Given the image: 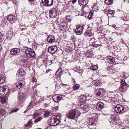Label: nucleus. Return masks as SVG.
<instances>
[{
  "mask_svg": "<svg viewBox=\"0 0 129 129\" xmlns=\"http://www.w3.org/2000/svg\"><path fill=\"white\" fill-rule=\"evenodd\" d=\"M119 119L118 116L116 114H113L110 120L111 122L113 124H115L118 122Z\"/></svg>",
  "mask_w": 129,
  "mask_h": 129,
  "instance_id": "1a4fd4ad",
  "label": "nucleus"
},
{
  "mask_svg": "<svg viewBox=\"0 0 129 129\" xmlns=\"http://www.w3.org/2000/svg\"><path fill=\"white\" fill-rule=\"evenodd\" d=\"M92 45L93 47L95 48H97L99 47L100 46H101L102 45L101 44H95L94 43H93L92 44Z\"/></svg>",
  "mask_w": 129,
  "mask_h": 129,
  "instance_id": "473e14b6",
  "label": "nucleus"
},
{
  "mask_svg": "<svg viewBox=\"0 0 129 129\" xmlns=\"http://www.w3.org/2000/svg\"><path fill=\"white\" fill-rule=\"evenodd\" d=\"M2 123H0V129H1L2 128Z\"/></svg>",
  "mask_w": 129,
  "mask_h": 129,
  "instance_id": "4d7b16f0",
  "label": "nucleus"
},
{
  "mask_svg": "<svg viewBox=\"0 0 129 129\" xmlns=\"http://www.w3.org/2000/svg\"><path fill=\"white\" fill-rule=\"evenodd\" d=\"M32 81L33 83H34L36 81V80L34 78V77H32Z\"/></svg>",
  "mask_w": 129,
  "mask_h": 129,
  "instance_id": "09e8293b",
  "label": "nucleus"
},
{
  "mask_svg": "<svg viewBox=\"0 0 129 129\" xmlns=\"http://www.w3.org/2000/svg\"><path fill=\"white\" fill-rule=\"evenodd\" d=\"M16 86L18 88H19L23 86L24 85L22 83H16Z\"/></svg>",
  "mask_w": 129,
  "mask_h": 129,
  "instance_id": "c85d7f7f",
  "label": "nucleus"
},
{
  "mask_svg": "<svg viewBox=\"0 0 129 129\" xmlns=\"http://www.w3.org/2000/svg\"><path fill=\"white\" fill-rule=\"evenodd\" d=\"M31 103H30L28 105V107L30 106L31 105Z\"/></svg>",
  "mask_w": 129,
  "mask_h": 129,
  "instance_id": "052dcab7",
  "label": "nucleus"
},
{
  "mask_svg": "<svg viewBox=\"0 0 129 129\" xmlns=\"http://www.w3.org/2000/svg\"><path fill=\"white\" fill-rule=\"evenodd\" d=\"M93 34L90 33L88 36L89 37H93Z\"/></svg>",
  "mask_w": 129,
  "mask_h": 129,
  "instance_id": "8fccbe9b",
  "label": "nucleus"
},
{
  "mask_svg": "<svg viewBox=\"0 0 129 129\" xmlns=\"http://www.w3.org/2000/svg\"><path fill=\"white\" fill-rule=\"evenodd\" d=\"M79 4L81 6L86 5L88 3V0H78Z\"/></svg>",
  "mask_w": 129,
  "mask_h": 129,
  "instance_id": "4be33fe9",
  "label": "nucleus"
},
{
  "mask_svg": "<svg viewBox=\"0 0 129 129\" xmlns=\"http://www.w3.org/2000/svg\"><path fill=\"white\" fill-rule=\"evenodd\" d=\"M105 2L107 5H108L113 3V0H105Z\"/></svg>",
  "mask_w": 129,
  "mask_h": 129,
  "instance_id": "bb28decb",
  "label": "nucleus"
},
{
  "mask_svg": "<svg viewBox=\"0 0 129 129\" xmlns=\"http://www.w3.org/2000/svg\"><path fill=\"white\" fill-rule=\"evenodd\" d=\"M20 51V49L18 48H15L11 50L10 52L11 54L12 55H15L19 53Z\"/></svg>",
  "mask_w": 129,
  "mask_h": 129,
  "instance_id": "6ab92c4d",
  "label": "nucleus"
},
{
  "mask_svg": "<svg viewBox=\"0 0 129 129\" xmlns=\"http://www.w3.org/2000/svg\"><path fill=\"white\" fill-rule=\"evenodd\" d=\"M5 78L2 74H0V83H2L5 81Z\"/></svg>",
  "mask_w": 129,
  "mask_h": 129,
  "instance_id": "a878e982",
  "label": "nucleus"
},
{
  "mask_svg": "<svg viewBox=\"0 0 129 129\" xmlns=\"http://www.w3.org/2000/svg\"><path fill=\"white\" fill-rule=\"evenodd\" d=\"M77 1V0H73L72 1V3H73L74 4Z\"/></svg>",
  "mask_w": 129,
  "mask_h": 129,
  "instance_id": "864d4df0",
  "label": "nucleus"
},
{
  "mask_svg": "<svg viewBox=\"0 0 129 129\" xmlns=\"http://www.w3.org/2000/svg\"><path fill=\"white\" fill-rule=\"evenodd\" d=\"M7 19L10 21V22L12 23L15 21L17 19L16 17L14 15H9L8 16Z\"/></svg>",
  "mask_w": 129,
  "mask_h": 129,
  "instance_id": "4468645a",
  "label": "nucleus"
},
{
  "mask_svg": "<svg viewBox=\"0 0 129 129\" xmlns=\"http://www.w3.org/2000/svg\"><path fill=\"white\" fill-rule=\"evenodd\" d=\"M90 32V31H86L85 33V36H88L91 33Z\"/></svg>",
  "mask_w": 129,
  "mask_h": 129,
  "instance_id": "49530a36",
  "label": "nucleus"
},
{
  "mask_svg": "<svg viewBox=\"0 0 129 129\" xmlns=\"http://www.w3.org/2000/svg\"><path fill=\"white\" fill-rule=\"evenodd\" d=\"M57 50V47L55 46H51L48 49V52L52 54L54 53Z\"/></svg>",
  "mask_w": 129,
  "mask_h": 129,
  "instance_id": "ddd939ff",
  "label": "nucleus"
},
{
  "mask_svg": "<svg viewBox=\"0 0 129 129\" xmlns=\"http://www.w3.org/2000/svg\"><path fill=\"white\" fill-rule=\"evenodd\" d=\"M90 99L89 98L87 99V97L85 95H81L79 97V101L81 102H84Z\"/></svg>",
  "mask_w": 129,
  "mask_h": 129,
  "instance_id": "2eb2a0df",
  "label": "nucleus"
},
{
  "mask_svg": "<svg viewBox=\"0 0 129 129\" xmlns=\"http://www.w3.org/2000/svg\"><path fill=\"white\" fill-rule=\"evenodd\" d=\"M73 79L74 80V83L75 84L76 83V81H75V79Z\"/></svg>",
  "mask_w": 129,
  "mask_h": 129,
  "instance_id": "bf43d9fd",
  "label": "nucleus"
},
{
  "mask_svg": "<svg viewBox=\"0 0 129 129\" xmlns=\"http://www.w3.org/2000/svg\"><path fill=\"white\" fill-rule=\"evenodd\" d=\"M29 1H30L31 2L33 1L34 0H29Z\"/></svg>",
  "mask_w": 129,
  "mask_h": 129,
  "instance_id": "0e129e2a",
  "label": "nucleus"
},
{
  "mask_svg": "<svg viewBox=\"0 0 129 129\" xmlns=\"http://www.w3.org/2000/svg\"><path fill=\"white\" fill-rule=\"evenodd\" d=\"M2 49V47L1 45L0 44V51Z\"/></svg>",
  "mask_w": 129,
  "mask_h": 129,
  "instance_id": "e2e57ef3",
  "label": "nucleus"
},
{
  "mask_svg": "<svg viewBox=\"0 0 129 129\" xmlns=\"http://www.w3.org/2000/svg\"><path fill=\"white\" fill-rule=\"evenodd\" d=\"M78 108L80 109H81V111L83 110V113H85L89 110L88 106V105H81L78 106Z\"/></svg>",
  "mask_w": 129,
  "mask_h": 129,
  "instance_id": "6e6552de",
  "label": "nucleus"
},
{
  "mask_svg": "<svg viewBox=\"0 0 129 129\" xmlns=\"http://www.w3.org/2000/svg\"><path fill=\"white\" fill-rule=\"evenodd\" d=\"M66 19L68 21L71 20V18L70 16H67L66 17Z\"/></svg>",
  "mask_w": 129,
  "mask_h": 129,
  "instance_id": "a19ab883",
  "label": "nucleus"
},
{
  "mask_svg": "<svg viewBox=\"0 0 129 129\" xmlns=\"http://www.w3.org/2000/svg\"><path fill=\"white\" fill-rule=\"evenodd\" d=\"M125 18H126L125 17L124 18H123V19L122 18V19L124 21H125L124 23L125 24L127 25L129 24V20L128 19H125Z\"/></svg>",
  "mask_w": 129,
  "mask_h": 129,
  "instance_id": "c9c22d12",
  "label": "nucleus"
},
{
  "mask_svg": "<svg viewBox=\"0 0 129 129\" xmlns=\"http://www.w3.org/2000/svg\"><path fill=\"white\" fill-rule=\"evenodd\" d=\"M18 97V103L19 104L22 103L24 101L25 99V94L21 92L19 93Z\"/></svg>",
  "mask_w": 129,
  "mask_h": 129,
  "instance_id": "0eeeda50",
  "label": "nucleus"
},
{
  "mask_svg": "<svg viewBox=\"0 0 129 129\" xmlns=\"http://www.w3.org/2000/svg\"><path fill=\"white\" fill-rule=\"evenodd\" d=\"M92 83L95 86H98L99 84L100 81L99 80H97L93 81H92Z\"/></svg>",
  "mask_w": 129,
  "mask_h": 129,
  "instance_id": "cd10ccee",
  "label": "nucleus"
},
{
  "mask_svg": "<svg viewBox=\"0 0 129 129\" xmlns=\"http://www.w3.org/2000/svg\"><path fill=\"white\" fill-rule=\"evenodd\" d=\"M77 110L73 109L69 111V113L67 114V116L68 118L74 120L75 122L76 121V120L74 118L76 115Z\"/></svg>",
  "mask_w": 129,
  "mask_h": 129,
  "instance_id": "423d86ee",
  "label": "nucleus"
},
{
  "mask_svg": "<svg viewBox=\"0 0 129 129\" xmlns=\"http://www.w3.org/2000/svg\"><path fill=\"white\" fill-rule=\"evenodd\" d=\"M66 28V26L64 25H61L60 27V29L61 30H63V29Z\"/></svg>",
  "mask_w": 129,
  "mask_h": 129,
  "instance_id": "ea45409f",
  "label": "nucleus"
},
{
  "mask_svg": "<svg viewBox=\"0 0 129 129\" xmlns=\"http://www.w3.org/2000/svg\"><path fill=\"white\" fill-rule=\"evenodd\" d=\"M116 99L115 97H111V100H110L111 102H114L116 101Z\"/></svg>",
  "mask_w": 129,
  "mask_h": 129,
  "instance_id": "c03bdc74",
  "label": "nucleus"
},
{
  "mask_svg": "<svg viewBox=\"0 0 129 129\" xmlns=\"http://www.w3.org/2000/svg\"><path fill=\"white\" fill-rule=\"evenodd\" d=\"M6 100V97L5 96L4 97H0V102L2 103H5Z\"/></svg>",
  "mask_w": 129,
  "mask_h": 129,
  "instance_id": "393cba45",
  "label": "nucleus"
},
{
  "mask_svg": "<svg viewBox=\"0 0 129 129\" xmlns=\"http://www.w3.org/2000/svg\"><path fill=\"white\" fill-rule=\"evenodd\" d=\"M19 110V109H14L12 110L11 112V113H12L14 112H16L18 111Z\"/></svg>",
  "mask_w": 129,
  "mask_h": 129,
  "instance_id": "a18cd8bd",
  "label": "nucleus"
},
{
  "mask_svg": "<svg viewBox=\"0 0 129 129\" xmlns=\"http://www.w3.org/2000/svg\"><path fill=\"white\" fill-rule=\"evenodd\" d=\"M3 35L0 32V42H1L2 41V40L3 38Z\"/></svg>",
  "mask_w": 129,
  "mask_h": 129,
  "instance_id": "37998d69",
  "label": "nucleus"
},
{
  "mask_svg": "<svg viewBox=\"0 0 129 129\" xmlns=\"http://www.w3.org/2000/svg\"><path fill=\"white\" fill-rule=\"evenodd\" d=\"M10 90H9V88L7 86L5 85L0 87V94L4 95L9 94L11 92Z\"/></svg>",
  "mask_w": 129,
  "mask_h": 129,
  "instance_id": "f03ea898",
  "label": "nucleus"
},
{
  "mask_svg": "<svg viewBox=\"0 0 129 129\" xmlns=\"http://www.w3.org/2000/svg\"><path fill=\"white\" fill-rule=\"evenodd\" d=\"M36 119H35L36 120H35L34 121L35 123L38 122L39 121L41 120L42 118H41L40 117H38L36 118Z\"/></svg>",
  "mask_w": 129,
  "mask_h": 129,
  "instance_id": "72a5a7b5",
  "label": "nucleus"
},
{
  "mask_svg": "<svg viewBox=\"0 0 129 129\" xmlns=\"http://www.w3.org/2000/svg\"><path fill=\"white\" fill-rule=\"evenodd\" d=\"M25 72L23 70L20 69L18 70V73L16 75V78L18 77V79L21 78L22 76H23L25 74Z\"/></svg>",
  "mask_w": 129,
  "mask_h": 129,
  "instance_id": "f8f14e48",
  "label": "nucleus"
},
{
  "mask_svg": "<svg viewBox=\"0 0 129 129\" xmlns=\"http://www.w3.org/2000/svg\"><path fill=\"white\" fill-rule=\"evenodd\" d=\"M49 114L48 111H46L45 112L44 115L46 116H48Z\"/></svg>",
  "mask_w": 129,
  "mask_h": 129,
  "instance_id": "de8ad7c7",
  "label": "nucleus"
},
{
  "mask_svg": "<svg viewBox=\"0 0 129 129\" xmlns=\"http://www.w3.org/2000/svg\"><path fill=\"white\" fill-rule=\"evenodd\" d=\"M104 95V91L103 89H100L98 90L96 94L97 96H102Z\"/></svg>",
  "mask_w": 129,
  "mask_h": 129,
  "instance_id": "aec40b11",
  "label": "nucleus"
},
{
  "mask_svg": "<svg viewBox=\"0 0 129 129\" xmlns=\"http://www.w3.org/2000/svg\"><path fill=\"white\" fill-rule=\"evenodd\" d=\"M0 114L1 115L4 116L6 114V112L3 109H1V110Z\"/></svg>",
  "mask_w": 129,
  "mask_h": 129,
  "instance_id": "2f4dec72",
  "label": "nucleus"
},
{
  "mask_svg": "<svg viewBox=\"0 0 129 129\" xmlns=\"http://www.w3.org/2000/svg\"><path fill=\"white\" fill-rule=\"evenodd\" d=\"M104 107V103L101 102L98 103L96 106V109L98 110H100L102 109Z\"/></svg>",
  "mask_w": 129,
  "mask_h": 129,
  "instance_id": "a211bd4d",
  "label": "nucleus"
},
{
  "mask_svg": "<svg viewBox=\"0 0 129 129\" xmlns=\"http://www.w3.org/2000/svg\"><path fill=\"white\" fill-rule=\"evenodd\" d=\"M59 116L57 117L56 116H53L51 117L49 121V123L52 126H54L58 124L59 122Z\"/></svg>",
  "mask_w": 129,
  "mask_h": 129,
  "instance_id": "f257e3e1",
  "label": "nucleus"
},
{
  "mask_svg": "<svg viewBox=\"0 0 129 129\" xmlns=\"http://www.w3.org/2000/svg\"><path fill=\"white\" fill-rule=\"evenodd\" d=\"M43 5L47 6H52L53 3V0H42Z\"/></svg>",
  "mask_w": 129,
  "mask_h": 129,
  "instance_id": "9d476101",
  "label": "nucleus"
},
{
  "mask_svg": "<svg viewBox=\"0 0 129 129\" xmlns=\"http://www.w3.org/2000/svg\"><path fill=\"white\" fill-rule=\"evenodd\" d=\"M47 40L50 43H53L55 41V38L53 36L50 35L48 37Z\"/></svg>",
  "mask_w": 129,
  "mask_h": 129,
  "instance_id": "412c9836",
  "label": "nucleus"
},
{
  "mask_svg": "<svg viewBox=\"0 0 129 129\" xmlns=\"http://www.w3.org/2000/svg\"><path fill=\"white\" fill-rule=\"evenodd\" d=\"M75 39V38L73 36H72L71 37V39L72 40H74Z\"/></svg>",
  "mask_w": 129,
  "mask_h": 129,
  "instance_id": "603ef678",
  "label": "nucleus"
},
{
  "mask_svg": "<svg viewBox=\"0 0 129 129\" xmlns=\"http://www.w3.org/2000/svg\"><path fill=\"white\" fill-rule=\"evenodd\" d=\"M112 26L113 28H114L115 29H116V28L117 27H116V26L115 25H113Z\"/></svg>",
  "mask_w": 129,
  "mask_h": 129,
  "instance_id": "5fc2aeb1",
  "label": "nucleus"
},
{
  "mask_svg": "<svg viewBox=\"0 0 129 129\" xmlns=\"http://www.w3.org/2000/svg\"><path fill=\"white\" fill-rule=\"evenodd\" d=\"M25 54L29 58L35 57L36 54L34 50L31 48H28L25 50Z\"/></svg>",
  "mask_w": 129,
  "mask_h": 129,
  "instance_id": "7ed1b4c3",
  "label": "nucleus"
},
{
  "mask_svg": "<svg viewBox=\"0 0 129 129\" xmlns=\"http://www.w3.org/2000/svg\"><path fill=\"white\" fill-rule=\"evenodd\" d=\"M39 114L38 113H35L34 114V117L35 119H36V118L38 117L39 116Z\"/></svg>",
  "mask_w": 129,
  "mask_h": 129,
  "instance_id": "58836bf2",
  "label": "nucleus"
},
{
  "mask_svg": "<svg viewBox=\"0 0 129 129\" xmlns=\"http://www.w3.org/2000/svg\"><path fill=\"white\" fill-rule=\"evenodd\" d=\"M79 87V85L78 84H74L73 87V89L74 90H77L78 89Z\"/></svg>",
  "mask_w": 129,
  "mask_h": 129,
  "instance_id": "7c9ffc66",
  "label": "nucleus"
},
{
  "mask_svg": "<svg viewBox=\"0 0 129 129\" xmlns=\"http://www.w3.org/2000/svg\"><path fill=\"white\" fill-rule=\"evenodd\" d=\"M27 62V60H25L24 61V62Z\"/></svg>",
  "mask_w": 129,
  "mask_h": 129,
  "instance_id": "338daca9",
  "label": "nucleus"
},
{
  "mask_svg": "<svg viewBox=\"0 0 129 129\" xmlns=\"http://www.w3.org/2000/svg\"><path fill=\"white\" fill-rule=\"evenodd\" d=\"M123 106L120 104H117L115 108V112L118 114H121L124 113L125 111Z\"/></svg>",
  "mask_w": 129,
  "mask_h": 129,
  "instance_id": "20e7f679",
  "label": "nucleus"
},
{
  "mask_svg": "<svg viewBox=\"0 0 129 129\" xmlns=\"http://www.w3.org/2000/svg\"><path fill=\"white\" fill-rule=\"evenodd\" d=\"M108 13L109 14L112 15L115 13V11L111 10H109L108 11Z\"/></svg>",
  "mask_w": 129,
  "mask_h": 129,
  "instance_id": "4c0bfd02",
  "label": "nucleus"
},
{
  "mask_svg": "<svg viewBox=\"0 0 129 129\" xmlns=\"http://www.w3.org/2000/svg\"><path fill=\"white\" fill-rule=\"evenodd\" d=\"M90 68L93 70H95L97 69L98 67L97 66L94 65L90 67Z\"/></svg>",
  "mask_w": 129,
  "mask_h": 129,
  "instance_id": "f704fd0d",
  "label": "nucleus"
},
{
  "mask_svg": "<svg viewBox=\"0 0 129 129\" xmlns=\"http://www.w3.org/2000/svg\"><path fill=\"white\" fill-rule=\"evenodd\" d=\"M92 15L93 14H92V12H90V14L88 16V18L89 19H91V18L92 16Z\"/></svg>",
  "mask_w": 129,
  "mask_h": 129,
  "instance_id": "79ce46f5",
  "label": "nucleus"
},
{
  "mask_svg": "<svg viewBox=\"0 0 129 129\" xmlns=\"http://www.w3.org/2000/svg\"><path fill=\"white\" fill-rule=\"evenodd\" d=\"M105 98L106 99L107 101L109 102H110V100H111V96H107L105 97Z\"/></svg>",
  "mask_w": 129,
  "mask_h": 129,
  "instance_id": "e433bc0d",
  "label": "nucleus"
},
{
  "mask_svg": "<svg viewBox=\"0 0 129 129\" xmlns=\"http://www.w3.org/2000/svg\"><path fill=\"white\" fill-rule=\"evenodd\" d=\"M92 40L93 41H94V39L93 38H91V40H90V41H91V40Z\"/></svg>",
  "mask_w": 129,
  "mask_h": 129,
  "instance_id": "13d9d810",
  "label": "nucleus"
},
{
  "mask_svg": "<svg viewBox=\"0 0 129 129\" xmlns=\"http://www.w3.org/2000/svg\"><path fill=\"white\" fill-rule=\"evenodd\" d=\"M128 85L125 82L124 80H123L121 81V84L119 89V91L121 92L125 91L127 90V87Z\"/></svg>",
  "mask_w": 129,
  "mask_h": 129,
  "instance_id": "39448f33",
  "label": "nucleus"
},
{
  "mask_svg": "<svg viewBox=\"0 0 129 129\" xmlns=\"http://www.w3.org/2000/svg\"><path fill=\"white\" fill-rule=\"evenodd\" d=\"M59 72L60 73H61V69H59L56 72V73H59Z\"/></svg>",
  "mask_w": 129,
  "mask_h": 129,
  "instance_id": "3c124183",
  "label": "nucleus"
},
{
  "mask_svg": "<svg viewBox=\"0 0 129 129\" xmlns=\"http://www.w3.org/2000/svg\"><path fill=\"white\" fill-rule=\"evenodd\" d=\"M87 95L88 96H90L89 94H87L86 96H87Z\"/></svg>",
  "mask_w": 129,
  "mask_h": 129,
  "instance_id": "774afa93",
  "label": "nucleus"
},
{
  "mask_svg": "<svg viewBox=\"0 0 129 129\" xmlns=\"http://www.w3.org/2000/svg\"><path fill=\"white\" fill-rule=\"evenodd\" d=\"M25 29V28H22L21 29V30H22V31H23L24 30V29Z\"/></svg>",
  "mask_w": 129,
  "mask_h": 129,
  "instance_id": "680f3d73",
  "label": "nucleus"
},
{
  "mask_svg": "<svg viewBox=\"0 0 129 129\" xmlns=\"http://www.w3.org/2000/svg\"><path fill=\"white\" fill-rule=\"evenodd\" d=\"M114 59L113 57L111 56H109L107 59V62L109 63L112 64L113 63L114 61Z\"/></svg>",
  "mask_w": 129,
  "mask_h": 129,
  "instance_id": "5701e85b",
  "label": "nucleus"
},
{
  "mask_svg": "<svg viewBox=\"0 0 129 129\" xmlns=\"http://www.w3.org/2000/svg\"><path fill=\"white\" fill-rule=\"evenodd\" d=\"M83 30V27L80 26L76 29V33L78 35H80L82 33Z\"/></svg>",
  "mask_w": 129,
  "mask_h": 129,
  "instance_id": "f3484780",
  "label": "nucleus"
},
{
  "mask_svg": "<svg viewBox=\"0 0 129 129\" xmlns=\"http://www.w3.org/2000/svg\"><path fill=\"white\" fill-rule=\"evenodd\" d=\"M61 95L59 96L58 95L55 94L53 96L52 99L54 101L57 102L61 100Z\"/></svg>",
  "mask_w": 129,
  "mask_h": 129,
  "instance_id": "dca6fc26",
  "label": "nucleus"
},
{
  "mask_svg": "<svg viewBox=\"0 0 129 129\" xmlns=\"http://www.w3.org/2000/svg\"><path fill=\"white\" fill-rule=\"evenodd\" d=\"M96 122L95 119L93 118L90 119L88 122V123L91 125H93L95 124V122Z\"/></svg>",
  "mask_w": 129,
  "mask_h": 129,
  "instance_id": "b1692460",
  "label": "nucleus"
},
{
  "mask_svg": "<svg viewBox=\"0 0 129 129\" xmlns=\"http://www.w3.org/2000/svg\"><path fill=\"white\" fill-rule=\"evenodd\" d=\"M125 19H128L129 20V15H128V16L127 17L125 18Z\"/></svg>",
  "mask_w": 129,
  "mask_h": 129,
  "instance_id": "6e6d98bb",
  "label": "nucleus"
},
{
  "mask_svg": "<svg viewBox=\"0 0 129 129\" xmlns=\"http://www.w3.org/2000/svg\"><path fill=\"white\" fill-rule=\"evenodd\" d=\"M32 121L31 120H30L28 122L27 124H25V126L26 127H29V126H30V127L31 126H32Z\"/></svg>",
  "mask_w": 129,
  "mask_h": 129,
  "instance_id": "c756f323",
  "label": "nucleus"
},
{
  "mask_svg": "<svg viewBox=\"0 0 129 129\" xmlns=\"http://www.w3.org/2000/svg\"><path fill=\"white\" fill-rule=\"evenodd\" d=\"M57 14L56 10L55 9H52L49 12L50 16L51 18H55Z\"/></svg>",
  "mask_w": 129,
  "mask_h": 129,
  "instance_id": "9b49d317",
  "label": "nucleus"
},
{
  "mask_svg": "<svg viewBox=\"0 0 129 129\" xmlns=\"http://www.w3.org/2000/svg\"><path fill=\"white\" fill-rule=\"evenodd\" d=\"M52 61H53V60H51L50 61V62H51V63H53V62H52Z\"/></svg>",
  "mask_w": 129,
  "mask_h": 129,
  "instance_id": "69168bd1",
  "label": "nucleus"
}]
</instances>
